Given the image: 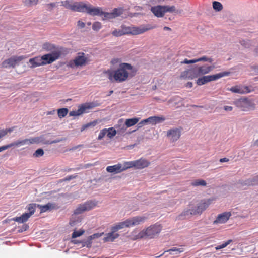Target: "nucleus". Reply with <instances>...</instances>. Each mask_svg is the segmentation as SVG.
Masks as SVG:
<instances>
[{"label": "nucleus", "instance_id": "nucleus-1", "mask_svg": "<svg viewBox=\"0 0 258 258\" xmlns=\"http://www.w3.org/2000/svg\"><path fill=\"white\" fill-rule=\"evenodd\" d=\"M147 219L145 216H136L119 222L112 227V232L108 233L103 238L104 242H112L119 237V234L115 233L119 229L125 227H133L144 223Z\"/></svg>", "mask_w": 258, "mask_h": 258}, {"label": "nucleus", "instance_id": "nucleus-2", "mask_svg": "<svg viewBox=\"0 0 258 258\" xmlns=\"http://www.w3.org/2000/svg\"><path fill=\"white\" fill-rule=\"evenodd\" d=\"M136 71H134L133 67L127 63H122L119 68L114 71L108 70L105 73L108 75V79L119 83L127 80L129 77H132L135 74Z\"/></svg>", "mask_w": 258, "mask_h": 258}, {"label": "nucleus", "instance_id": "nucleus-3", "mask_svg": "<svg viewBox=\"0 0 258 258\" xmlns=\"http://www.w3.org/2000/svg\"><path fill=\"white\" fill-rule=\"evenodd\" d=\"M151 12L157 17H163L166 13L180 14L182 10H178L174 5H157L152 7L150 9Z\"/></svg>", "mask_w": 258, "mask_h": 258}, {"label": "nucleus", "instance_id": "nucleus-4", "mask_svg": "<svg viewBox=\"0 0 258 258\" xmlns=\"http://www.w3.org/2000/svg\"><path fill=\"white\" fill-rule=\"evenodd\" d=\"M155 27V26H152L150 25L146 26L142 25L140 27H127L124 25H122L121 29L122 33H123V35L126 34L138 35L153 29Z\"/></svg>", "mask_w": 258, "mask_h": 258}, {"label": "nucleus", "instance_id": "nucleus-5", "mask_svg": "<svg viewBox=\"0 0 258 258\" xmlns=\"http://www.w3.org/2000/svg\"><path fill=\"white\" fill-rule=\"evenodd\" d=\"M236 106L243 111H248L255 108V104L253 99L247 97L241 98L235 101Z\"/></svg>", "mask_w": 258, "mask_h": 258}, {"label": "nucleus", "instance_id": "nucleus-6", "mask_svg": "<svg viewBox=\"0 0 258 258\" xmlns=\"http://www.w3.org/2000/svg\"><path fill=\"white\" fill-rule=\"evenodd\" d=\"M162 230V227L160 224H154L148 227L145 230H142L138 235L139 237L143 238L146 237L149 238H153L158 234Z\"/></svg>", "mask_w": 258, "mask_h": 258}, {"label": "nucleus", "instance_id": "nucleus-7", "mask_svg": "<svg viewBox=\"0 0 258 258\" xmlns=\"http://www.w3.org/2000/svg\"><path fill=\"white\" fill-rule=\"evenodd\" d=\"M229 74V72H223L215 75L204 76L197 80L196 83L198 85L201 86L207 83L210 81L216 80L221 77L227 76Z\"/></svg>", "mask_w": 258, "mask_h": 258}, {"label": "nucleus", "instance_id": "nucleus-8", "mask_svg": "<svg viewBox=\"0 0 258 258\" xmlns=\"http://www.w3.org/2000/svg\"><path fill=\"white\" fill-rule=\"evenodd\" d=\"M26 58L27 57L24 55L12 56L2 62V67L4 68H15L16 65H19L21 61Z\"/></svg>", "mask_w": 258, "mask_h": 258}, {"label": "nucleus", "instance_id": "nucleus-9", "mask_svg": "<svg viewBox=\"0 0 258 258\" xmlns=\"http://www.w3.org/2000/svg\"><path fill=\"white\" fill-rule=\"evenodd\" d=\"M89 61L84 53H79L78 55L73 60L69 62V66L72 68L74 66H83L88 64Z\"/></svg>", "mask_w": 258, "mask_h": 258}, {"label": "nucleus", "instance_id": "nucleus-10", "mask_svg": "<svg viewBox=\"0 0 258 258\" xmlns=\"http://www.w3.org/2000/svg\"><path fill=\"white\" fill-rule=\"evenodd\" d=\"M97 202L92 201H88L83 204H80L75 210L74 213L76 215L80 214L83 212L89 211L94 208Z\"/></svg>", "mask_w": 258, "mask_h": 258}, {"label": "nucleus", "instance_id": "nucleus-11", "mask_svg": "<svg viewBox=\"0 0 258 258\" xmlns=\"http://www.w3.org/2000/svg\"><path fill=\"white\" fill-rule=\"evenodd\" d=\"M182 130L181 127H174L168 130L166 136L169 141L170 142L177 141L180 138Z\"/></svg>", "mask_w": 258, "mask_h": 258}, {"label": "nucleus", "instance_id": "nucleus-12", "mask_svg": "<svg viewBox=\"0 0 258 258\" xmlns=\"http://www.w3.org/2000/svg\"><path fill=\"white\" fill-rule=\"evenodd\" d=\"M62 6L66 8L70 9L73 11L81 12L83 11L85 8L84 3L82 2H71L69 1L62 2Z\"/></svg>", "mask_w": 258, "mask_h": 258}, {"label": "nucleus", "instance_id": "nucleus-13", "mask_svg": "<svg viewBox=\"0 0 258 258\" xmlns=\"http://www.w3.org/2000/svg\"><path fill=\"white\" fill-rule=\"evenodd\" d=\"M60 55L61 52H53V53L46 54L41 56L43 66L52 63L58 59Z\"/></svg>", "mask_w": 258, "mask_h": 258}, {"label": "nucleus", "instance_id": "nucleus-14", "mask_svg": "<svg viewBox=\"0 0 258 258\" xmlns=\"http://www.w3.org/2000/svg\"><path fill=\"white\" fill-rule=\"evenodd\" d=\"M94 104H98L96 102L84 103L79 107L76 111H72L70 112V116H79L84 113L87 109L92 108L95 106Z\"/></svg>", "mask_w": 258, "mask_h": 258}, {"label": "nucleus", "instance_id": "nucleus-15", "mask_svg": "<svg viewBox=\"0 0 258 258\" xmlns=\"http://www.w3.org/2000/svg\"><path fill=\"white\" fill-rule=\"evenodd\" d=\"M229 90L233 93L243 94L253 92L255 89L251 86H235L231 87Z\"/></svg>", "mask_w": 258, "mask_h": 258}, {"label": "nucleus", "instance_id": "nucleus-16", "mask_svg": "<svg viewBox=\"0 0 258 258\" xmlns=\"http://www.w3.org/2000/svg\"><path fill=\"white\" fill-rule=\"evenodd\" d=\"M85 8L83 9V11H81V12H87L89 14L92 16H102L103 15V12L100 8H94L91 5H87L84 3Z\"/></svg>", "mask_w": 258, "mask_h": 258}, {"label": "nucleus", "instance_id": "nucleus-17", "mask_svg": "<svg viewBox=\"0 0 258 258\" xmlns=\"http://www.w3.org/2000/svg\"><path fill=\"white\" fill-rule=\"evenodd\" d=\"M210 204L211 200L210 199L206 201H202L196 209L191 210L190 213L191 214L194 215L201 214L203 211L208 207Z\"/></svg>", "mask_w": 258, "mask_h": 258}, {"label": "nucleus", "instance_id": "nucleus-18", "mask_svg": "<svg viewBox=\"0 0 258 258\" xmlns=\"http://www.w3.org/2000/svg\"><path fill=\"white\" fill-rule=\"evenodd\" d=\"M135 168L136 169H142L148 167L150 162L144 158H140L138 160H135Z\"/></svg>", "mask_w": 258, "mask_h": 258}, {"label": "nucleus", "instance_id": "nucleus-19", "mask_svg": "<svg viewBox=\"0 0 258 258\" xmlns=\"http://www.w3.org/2000/svg\"><path fill=\"white\" fill-rule=\"evenodd\" d=\"M231 216V214L230 212H224L220 214L214 221V224L225 223L229 220Z\"/></svg>", "mask_w": 258, "mask_h": 258}, {"label": "nucleus", "instance_id": "nucleus-20", "mask_svg": "<svg viewBox=\"0 0 258 258\" xmlns=\"http://www.w3.org/2000/svg\"><path fill=\"white\" fill-rule=\"evenodd\" d=\"M165 120V118L163 116H151L146 119H144V121L148 122L152 125H155L157 123H159L164 121Z\"/></svg>", "mask_w": 258, "mask_h": 258}, {"label": "nucleus", "instance_id": "nucleus-21", "mask_svg": "<svg viewBox=\"0 0 258 258\" xmlns=\"http://www.w3.org/2000/svg\"><path fill=\"white\" fill-rule=\"evenodd\" d=\"M208 61L209 62H212L213 61V59L211 58H208L205 56H204L202 57H200L198 59H194L192 60H188L187 59H185L183 61L181 62V63H185V64H190V63H195L198 62L199 61Z\"/></svg>", "mask_w": 258, "mask_h": 258}, {"label": "nucleus", "instance_id": "nucleus-22", "mask_svg": "<svg viewBox=\"0 0 258 258\" xmlns=\"http://www.w3.org/2000/svg\"><path fill=\"white\" fill-rule=\"evenodd\" d=\"M29 66L30 68H36L39 66H43V61L41 56H36L30 58L29 60Z\"/></svg>", "mask_w": 258, "mask_h": 258}, {"label": "nucleus", "instance_id": "nucleus-23", "mask_svg": "<svg viewBox=\"0 0 258 258\" xmlns=\"http://www.w3.org/2000/svg\"><path fill=\"white\" fill-rule=\"evenodd\" d=\"M214 67L208 65H204L199 67H197L198 73L200 76L203 75L210 72L213 69Z\"/></svg>", "mask_w": 258, "mask_h": 258}, {"label": "nucleus", "instance_id": "nucleus-24", "mask_svg": "<svg viewBox=\"0 0 258 258\" xmlns=\"http://www.w3.org/2000/svg\"><path fill=\"white\" fill-rule=\"evenodd\" d=\"M106 171L109 173H120L123 171L122 166L121 164L119 163L113 166H109L106 168Z\"/></svg>", "mask_w": 258, "mask_h": 258}, {"label": "nucleus", "instance_id": "nucleus-25", "mask_svg": "<svg viewBox=\"0 0 258 258\" xmlns=\"http://www.w3.org/2000/svg\"><path fill=\"white\" fill-rule=\"evenodd\" d=\"M56 207L55 204L51 203H48L45 205H41L38 204L37 208L40 209V213H44L48 211H50L55 209Z\"/></svg>", "mask_w": 258, "mask_h": 258}, {"label": "nucleus", "instance_id": "nucleus-26", "mask_svg": "<svg viewBox=\"0 0 258 258\" xmlns=\"http://www.w3.org/2000/svg\"><path fill=\"white\" fill-rule=\"evenodd\" d=\"M42 49L46 51H50L52 53L53 52H60L57 50V47L53 44L49 42H45L42 45Z\"/></svg>", "mask_w": 258, "mask_h": 258}, {"label": "nucleus", "instance_id": "nucleus-27", "mask_svg": "<svg viewBox=\"0 0 258 258\" xmlns=\"http://www.w3.org/2000/svg\"><path fill=\"white\" fill-rule=\"evenodd\" d=\"M39 138H41L39 140L40 143H42L44 144H51L53 143H58L62 141V140L51 141L50 140L48 139L47 136L45 135L40 136L39 137Z\"/></svg>", "mask_w": 258, "mask_h": 258}, {"label": "nucleus", "instance_id": "nucleus-28", "mask_svg": "<svg viewBox=\"0 0 258 258\" xmlns=\"http://www.w3.org/2000/svg\"><path fill=\"white\" fill-rule=\"evenodd\" d=\"M31 216L28 213L23 214L20 217H16L13 218V220L19 223H23L26 222Z\"/></svg>", "mask_w": 258, "mask_h": 258}, {"label": "nucleus", "instance_id": "nucleus-29", "mask_svg": "<svg viewBox=\"0 0 258 258\" xmlns=\"http://www.w3.org/2000/svg\"><path fill=\"white\" fill-rule=\"evenodd\" d=\"M103 234V233H95L90 236L88 237L86 243V245L87 247H90L91 244L92 243V240L94 239L99 238L101 237Z\"/></svg>", "mask_w": 258, "mask_h": 258}, {"label": "nucleus", "instance_id": "nucleus-30", "mask_svg": "<svg viewBox=\"0 0 258 258\" xmlns=\"http://www.w3.org/2000/svg\"><path fill=\"white\" fill-rule=\"evenodd\" d=\"M139 120L140 118L137 117L126 119L125 121V126H126V127H131L137 124L139 121Z\"/></svg>", "mask_w": 258, "mask_h": 258}, {"label": "nucleus", "instance_id": "nucleus-31", "mask_svg": "<svg viewBox=\"0 0 258 258\" xmlns=\"http://www.w3.org/2000/svg\"><path fill=\"white\" fill-rule=\"evenodd\" d=\"M188 73V79H193L194 78H197L199 76L198 73V70L197 67L187 70Z\"/></svg>", "mask_w": 258, "mask_h": 258}, {"label": "nucleus", "instance_id": "nucleus-32", "mask_svg": "<svg viewBox=\"0 0 258 258\" xmlns=\"http://www.w3.org/2000/svg\"><path fill=\"white\" fill-rule=\"evenodd\" d=\"M184 251V248L183 247H173L170 249L165 252H169L170 254H177Z\"/></svg>", "mask_w": 258, "mask_h": 258}, {"label": "nucleus", "instance_id": "nucleus-33", "mask_svg": "<svg viewBox=\"0 0 258 258\" xmlns=\"http://www.w3.org/2000/svg\"><path fill=\"white\" fill-rule=\"evenodd\" d=\"M38 204H30L27 206V209L29 211L28 214L31 216L35 212L36 207H37Z\"/></svg>", "mask_w": 258, "mask_h": 258}, {"label": "nucleus", "instance_id": "nucleus-34", "mask_svg": "<svg viewBox=\"0 0 258 258\" xmlns=\"http://www.w3.org/2000/svg\"><path fill=\"white\" fill-rule=\"evenodd\" d=\"M68 113V109L66 108L58 109L57 114L59 118H61L65 117Z\"/></svg>", "mask_w": 258, "mask_h": 258}, {"label": "nucleus", "instance_id": "nucleus-35", "mask_svg": "<svg viewBox=\"0 0 258 258\" xmlns=\"http://www.w3.org/2000/svg\"><path fill=\"white\" fill-rule=\"evenodd\" d=\"M14 146L18 147V144L17 143V141H16V142L11 143L9 144L0 147V152H2L5 150H7L12 147H14Z\"/></svg>", "mask_w": 258, "mask_h": 258}, {"label": "nucleus", "instance_id": "nucleus-36", "mask_svg": "<svg viewBox=\"0 0 258 258\" xmlns=\"http://www.w3.org/2000/svg\"><path fill=\"white\" fill-rule=\"evenodd\" d=\"M122 122L123 121L122 119H119L118 121V124L116 127V128L119 127V128H117V132L118 133H124L127 128L126 127V126H125V124H119L120 123H122Z\"/></svg>", "mask_w": 258, "mask_h": 258}, {"label": "nucleus", "instance_id": "nucleus-37", "mask_svg": "<svg viewBox=\"0 0 258 258\" xmlns=\"http://www.w3.org/2000/svg\"><path fill=\"white\" fill-rule=\"evenodd\" d=\"M107 136L109 138H112L113 137H114L117 133V131L116 130H115L113 127H110L108 129H107Z\"/></svg>", "mask_w": 258, "mask_h": 258}, {"label": "nucleus", "instance_id": "nucleus-38", "mask_svg": "<svg viewBox=\"0 0 258 258\" xmlns=\"http://www.w3.org/2000/svg\"><path fill=\"white\" fill-rule=\"evenodd\" d=\"M135 161L130 162H124L123 166H122L123 171L127 170L128 168L134 167L135 168Z\"/></svg>", "mask_w": 258, "mask_h": 258}, {"label": "nucleus", "instance_id": "nucleus-39", "mask_svg": "<svg viewBox=\"0 0 258 258\" xmlns=\"http://www.w3.org/2000/svg\"><path fill=\"white\" fill-rule=\"evenodd\" d=\"M191 185L194 186H206V182L204 180H196L194 181H193L191 183Z\"/></svg>", "mask_w": 258, "mask_h": 258}, {"label": "nucleus", "instance_id": "nucleus-40", "mask_svg": "<svg viewBox=\"0 0 258 258\" xmlns=\"http://www.w3.org/2000/svg\"><path fill=\"white\" fill-rule=\"evenodd\" d=\"M213 8L216 11H220L223 9V6L220 2L214 1L213 3Z\"/></svg>", "mask_w": 258, "mask_h": 258}, {"label": "nucleus", "instance_id": "nucleus-41", "mask_svg": "<svg viewBox=\"0 0 258 258\" xmlns=\"http://www.w3.org/2000/svg\"><path fill=\"white\" fill-rule=\"evenodd\" d=\"M40 138L39 137L31 138L30 139H27L28 144H39L40 143Z\"/></svg>", "mask_w": 258, "mask_h": 258}, {"label": "nucleus", "instance_id": "nucleus-42", "mask_svg": "<svg viewBox=\"0 0 258 258\" xmlns=\"http://www.w3.org/2000/svg\"><path fill=\"white\" fill-rule=\"evenodd\" d=\"M23 3L27 6L35 5L38 3V0H23Z\"/></svg>", "mask_w": 258, "mask_h": 258}, {"label": "nucleus", "instance_id": "nucleus-43", "mask_svg": "<svg viewBox=\"0 0 258 258\" xmlns=\"http://www.w3.org/2000/svg\"><path fill=\"white\" fill-rule=\"evenodd\" d=\"M44 155V151L42 149H38L33 153V156L36 158L41 157Z\"/></svg>", "mask_w": 258, "mask_h": 258}, {"label": "nucleus", "instance_id": "nucleus-44", "mask_svg": "<svg viewBox=\"0 0 258 258\" xmlns=\"http://www.w3.org/2000/svg\"><path fill=\"white\" fill-rule=\"evenodd\" d=\"M231 242H232V240H229L224 242L222 244L216 246L215 247V249L216 250H219V249L224 248L226 247L228 245H229Z\"/></svg>", "mask_w": 258, "mask_h": 258}, {"label": "nucleus", "instance_id": "nucleus-45", "mask_svg": "<svg viewBox=\"0 0 258 258\" xmlns=\"http://www.w3.org/2000/svg\"><path fill=\"white\" fill-rule=\"evenodd\" d=\"M84 232L85 231H84V230H80L78 231H75L72 233V237L73 238H76L77 237H79V236H81L82 235H83L84 234Z\"/></svg>", "mask_w": 258, "mask_h": 258}, {"label": "nucleus", "instance_id": "nucleus-46", "mask_svg": "<svg viewBox=\"0 0 258 258\" xmlns=\"http://www.w3.org/2000/svg\"><path fill=\"white\" fill-rule=\"evenodd\" d=\"M123 10L121 8H115L113 10L112 13L115 17L120 16L122 14Z\"/></svg>", "mask_w": 258, "mask_h": 258}, {"label": "nucleus", "instance_id": "nucleus-47", "mask_svg": "<svg viewBox=\"0 0 258 258\" xmlns=\"http://www.w3.org/2000/svg\"><path fill=\"white\" fill-rule=\"evenodd\" d=\"M112 34L115 37H119L123 35L121 29H115L112 32Z\"/></svg>", "mask_w": 258, "mask_h": 258}, {"label": "nucleus", "instance_id": "nucleus-48", "mask_svg": "<svg viewBox=\"0 0 258 258\" xmlns=\"http://www.w3.org/2000/svg\"><path fill=\"white\" fill-rule=\"evenodd\" d=\"M107 129H106V128L101 130L100 132L98 135V139L99 140L102 139L105 137V136L106 135H107Z\"/></svg>", "mask_w": 258, "mask_h": 258}, {"label": "nucleus", "instance_id": "nucleus-49", "mask_svg": "<svg viewBox=\"0 0 258 258\" xmlns=\"http://www.w3.org/2000/svg\"><path fill=\"white\" fill-rule=\"evenodd\" d=\"M101 28V24L99 22H96L93 24L92 29L95 31H98Z\"/></svg>", "mask_w": 258, "mask_h": 258}, {"label": "nucleus", "instance_id": "nucleus-50", "mask_svg": "<svg viewBox=\"0 0 258 258\" xmlns=\"http://www.w3.org/2000/svg\"><path fill=\"white\" fill-rule=\"evenodd\" d=\"M188 71H187V70H185L183 72H182L180 76V78L181 79H188Z\"/></svg>", "mask_w": 258, "mask_h": 258}, {"label": "nucleus", "instance_id": "nucleus-51", "mask_svg": "<svg viewBox=\"0 0 258 258\" xmlns=\"http://www.w3.org/2000/svg\"><path fill=\"white\" fill-rule=\"evenodd\" d=\"M103 15H104V17L106 18L111 19L115 18L114 15L113 13H104L103 12Z\"/></svg>", "mask_w": 258, "mask_h": 258}, {"label": "nucleus", "instance_id": "nucleus-52", "mask_svg": "<svg viewBox=\"0 0 258 258\" xmlns=\"http://www.w3.org/2000/svg\"><path fill=\"white\" fill-rule=\"evenodd\" d=\"M17 143L18 144V147L22 145H27L28 144L27 139H25L22 140H18L17 141Z\"/></svg>", "mask_w": 258, "mask_h": 258}, {"label": "nucleus", "instance_id": "nucleus-53", "mask_svg": "<svg viewBox=\"0 0 258 258\" xmlns=\"http://www.w3.org/2000/svg\"><path fill=\"white\" fill-rule=\"evenodd\" d=\"M240 43L245 47H248L249 46V42L248 40H243L240 41Z\"/></svg>", "mask_w": 258, "mask_h": 258}, {"label": "nucleus", "instance_id": "nucleus-54", "mask_svg": "<svg viewBox=\"0 0 258 258\" xmlns=\"http://www.w3.org/2000/svg\"><path fill=\"white\" fill-rule=\"evenodd\" d=\"M14 128H15V127H12L9 128L8 129L2 130L6 133V135L8 133L12 132L14 130Z\"/></svg>", "mask_w": 258, "mask_h": 258}, {"label": "nucleus", "instance_id": "nucleus-55", "mask_svg": "<svg viewBox=\"0 0 258 258\" xmlns=\"http://www.w3.org/2000/svg\"><path fill=\"white\" fill-rule=\"evenodd\" d=\"M246 183L245 184H248V185H255L256 183H255V181H252L250 180H248L246 181Z\"/></svg>", "mask_w": 258, "mask_h": 258}, {"label": "nucleus", "instance_id": "nucleus-56", "mask_svg": "<svg viewBox=\"0 0 258 258\" xmlns=\"http://www.w3.org/2000/svg\"><path fill=\"white\" fill-rule=\"evenodd\" d=\"M77 25L80 28H84L85 27V23L81 21H78Z\"/></svg>", "mask_w": 258, "mask_h": 258}, {"label": "nucleus", "instance_id": "nucleus-57", "mask_svg": "<svg viewBox=\"0 0 258 258\" xmlns=\"http://www.w3.org/2000/svg\"><path fill=\"white\" fill-rule=\"evenodd\" d=\"M224 109L225 111H231L232 110L233 107L232 106H225L224 107Z\"/></svg>", "mask_w": 258, "mask_h": 258}, {"label": "nucleus", "instance_id": "nucleus-58", "mask_svg": "<svg viewBox=\"0 0 258 258\" xmlns=\"http://www.w3.org/2000/svg\"><path fill=\"white\" fill-rule=\"evenodd\" d=\"M83 147V145H79L78 146H74V147H72L69 150L70 151H74V150L77 149L78 148H79L80 147Z\"/></svg>", "mask_w": 258, "mask_h": 258}, {"label": "nucleus", "instance_id": "nucleus-59", "mask_svg": "<svg viewBox=\"0 0 258 258\" xmlns=\"http://www.w3.org/2000/svg\"><path fill=\"white\" fill-rule=\"evenodd\" d=\"M76 177V176H73V175L68 176L66 177L65 180L69 181L72 179L75 178Z\"/></svg>", "mask_w": 258, "mask_h": 258}, {"label": "nucleus", "instance_id": "nucleus-60", "mask_svg": "<svg viewBox=\"0 0 258 258\" xmlns=\"http://www.w3.org/2000/svg\"><path fill=\"white\" fill-rule=\"evenodd\" d=\"M229 159L228 158H221L220 159V162H228L229 161Z\"/></svg>", "mask_w": 258, "mask_h": 258}, {"label": "nucleus", "instance_id": "nucleus-61", "mask_svg": "<svg viewBox=\"0 0 258 258\" xmlns=\"http://www.w3.org/2000/svg\"><path fill=\"white\" fill-rule=\"evenodd\" d=\"M6 135V133L2 130L0 129V139Z\"/></svg>", "mask_w": 258, "mask_h": 258}, {"label": "nucleus", "instance_id": "nucleus-62", "mask_svg": "<svg viewBox=\"0 0 258 258\" xmlns=\"http://www.w3.org/2000/svg\"><path fill=\"white\" fill-rule=\"evenodd\" d=\"M185 86L187 88H191L192 87V83L188 82L186 84Z\"/></svg>", "mask_w": 258, "mask_h": 258}, {"label": "nucleus", "instance_id": "nucleus-63", "mask_svg": "<svg viewBox=\"0 0 258 258\" xmlns=\"http://www.w3.org/2000/svg\"><path fill=\"white\" fill-rule=\"evenodd\" d=\"M149 123L148 122H145L144 121V120H143L142 121H141L139 123V125H140V126H142V125H143L144 124H145V123Z\"/></svg>", "mask_w": 258, "mask_h": 258}, {"label": "nucleus", "instance_id": "nucleus-64", "mask_svg": "<svg viewBox=\"0 0 258 258\" xmlns=\"http://www.w3.org/2000/svg\"><path fill=\"white\" fill-rule=\"evenodd\" d=\"M253 145H254V146H258V139L256 140L253 142Z\"/></svg>", "mask_w": 258, "mask_h": 258}]
</instances>
